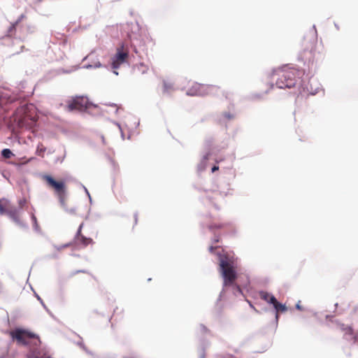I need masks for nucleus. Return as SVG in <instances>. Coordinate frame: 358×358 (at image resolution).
<instances>
[{"mask_svg":"<svg viewBox=\"0 0 358 358\" xmlns=\"http://www.w3.org/2000/svg\"><path fill=\"white\" fill-rule=\"evenodd\" d=\"M15 120L22 128L31 129L38 120L34 106L26 104L17 108Z\"/></svg>","mask_w":358,"mask_h":358,"instance_id":"f257e3e1","label":"nucleus"},{"mask_svg":"<svg viewBox=\"0 0 358 358\" xmlns=\"http://www.w3.org/2000/svg\"><path fill=\"white\" fill-rule=\"evenodd\" d=\"M187 94L190 96H222L229 98V93L222 90L219 86L213 85H204L195 83L188 90Z\"/></svg>","mask_w":358,"mask_h":358,"instance_id":"f03ea898","label":"nucleus"},{"mask_svg":"<svg viewBox=\"0 0 358 358\" xmlns=\"http://www.w3.org/2000/svg\"><path fill=\"white\" fill-rule=\"evenodd\" d=\"M220 267L224 279V286H231L234 284L237 278L236 272L234 266V261L227 255L218 254Z\"/></svg>","mask_w":358,"mask_h":358,"instance_id":"7ed1b4c3","label":"nucleus"},{"mask_svg":"<svg viewBox=\"0 0 358 358\" xmlns=\"http://www.w3.org/2000/svg\"><path fill=\"white\" fill-rule=\"evenodd\" d=\"M275 73L278 76L275 82L278 88H292L295 86L298 74L296 69L285 68L278 70Z\"/></svg>","mask_w":358,"mask_h":358,"instance_id":"20e7f679","label":"nucleus"},{"mask_svg":"<svg viewBox=\"0 0 358 358\" xmlns=\"http://www.w3.org/2000/svg\"><path fill=\"white\" fill-rule=\"evenodd\" d=\"M13 341L22 345H37L41 343L39 337L34 333L23 329H15L10 332Z\"/></svg>","mask_w":358,"mask_h":358,"instance_id":"39448f33","label":"nucleus"},{"mask_svg":"<svg viewBox=\"0 0 358 358\" xmlns=\"http://www.w3.org/2000/svg\"><path fill=\"white\" fill-rule=\"evenodd\" d=\"M42 179L46 182L47 185L52 189L57 196L59 201L62 206H65L66 187L64 180H55L50 175L42 176Z\"/></svg>","mask_w":358,"mask_h":358,"instance_id":"423d86ee","label":"nucleus"},{"mask_svg":"<svg viewBox=\"0 0 358 358\" xmlns=\"http://www.w3.org/2000/svg\"><path fill=\"white\" fill-rule=\"evenodd\" d=\"M129 57V51L124 47V45L118 47L116 53L111 57V67L113 69H117L127 62Z\"/></svg>","mask_w":358,"mask_h":358,"instance_id":"0eeeda50","label":"nucleus"},{"mask_svg":"<svg viewBox=\"0 0 358 358\" xmlns=\"http://www.w3.org/2000/svg\"><path fill=\"white\" fill-rule=\"evenodd\" d=\"M87 99L83 96H76L67 102V110L71 112L73 110L82 111L87 108Z\"/></svg>","mask_w":358,"mask_h":358,"instance_id":"6e6552de","label":"nucleus"},{"mask_svg":"<svg viewBox=\"0 0 358 358\" xmlns=\"http://www.w3.org/2000/svg\"><path fill=\"white\" fill-rule=\"evenodd\" d=\"M41 343L37 345H33L27 354L28 358H49L46 351L41 348H38Z\"/></svg>","mask_w":358,"mask_h":358,"instance_id":"1a4fd4ad","label":"nucleus"},{"mask_svg":"<svg viewBox=\"0 0 358 358\" xmlns=\"http://www.w3.org/2000/svg\"><path fill=\"white\" fill-rule=\"evenodd\" d=\"M83 226V223H82L79 226V228L78 229V231H77V234L76 236L75 242H76V244H77V245H82L83 246L86 247L88 245L92 244L94 242L92 238H87L81 234Z\"/></svg>","mask_w":358,"mask_h":358,"instance_id":"9d476101","label":"nucleus"},{"mask_svg":"<svg viewBox=\"0 0 358 358\" xmlns=\"http://www.w3.org/2000/svg\"><path fill=\"white\" fill-rule=\"evenodd\" d=\"M12 206L7 199H0V214L6 215Z\"/></svg>","mask_w":358,"mask_h":358,"instance_id":"9b49d317","label":"nucleus"},{"mask_svg":"<svg viewBox=\"0 0 358 358\" xmlns=\"http://www.w3.org/2000/svg\"><path fill=\"white\" fill-rule=\"evenodd\" d=\"M259 296L262 299H263L264 301H266L268 303L272 304L274 302H276L275 297L268 292L262 291L259 292Z\"/></svg>","mask_w":358,"mask_h":358,"instance_id":"f8f14e48","label":"nucleus"},{"mask_svg":"<svg viewBox=\"0 0 358 358\" xmlns=\"http://www.w3.org/2000/svg\"><path fill=\"white\" fill-rule=\"evenodd\" d=\"M6 215L9 216V217L11 218L14 222H20L19 211L15 206H12Z\"/></svg>","mask_w":358,"mask_h":358,"instance_id":"ddd939ff","label":"nucleus"},{"mask_svg":"<svg viewBox=\"0 0 358 358\" xmlns=\"http://www.w3.org/2000/svg\"><path fill=\"white\" fill-rule=\"evenodd\" d=\"M337 328L343 331L345 335L352 336L353 335V329L348 325H345L343 323H338Z\"/></svg>","mask_w":358,"mask_h":358,"instance_id":"4468645a","label":"nucleus"},{"mask_svg":"<svg viewBox=\"0 0 358 358\" xmlns=\"http://www.w3.org/2000/svg\"><path fill=\"white\" fill-rule=\"evenodd\" d=\"M272 305L273 306V308H275V310H276L277 313H279V312H285L287 310V308L285 305L279 303L277 300H276V302H274L273 303H272ZM278 317V314L276 313V318Z\"/></svg>","mask_w":358,"mask_h":358,"instance_id":"2eb2a0df","label":"nucleus"},{"mask_svg":"<svg viewBox=\"0 0 358 358\" xmlns=\"http://www.w3.org/2000/svg\"><path fill=\"white\" fill-rule=\"evenodd\" d=\"M135 69L136 71L141 74H145L148 71V66L143 63H140L138 64H136L135 66Z\"/></svg>","mask_w":358,"mask_h":358,"instance_id":"dca6fc26","label":"nucleus"},{"mask_svg":"<svg viewBox=\"0 0 358 358\" xmlns=\"http://www.w3.org/2000/svg\"><path fill=\"white\" fill-rule=\"evenodd\" d=\"M45 148L43 146L42 143L38 145L36 148V154L39 156H43V153L45 151Z\"/></svg>","mask_w":358,"mask_h":358,"instance_id":"f3484780","label":"nucleus"},{"mask_svg":"<svg viewBox=\"0 0 358 358\" xmlns=\"http://www.w3.org/2000/svg\"><path fill=\"white\" fill-rule=\"evenodd\" d=\"M1 155L5 159H10L12 157L13 153L9 149L5 148L1 151Z\"/></svg>","mask_w":358,"mask_h":358,"instance_id":"a211bd4d","label":"nucleus"},{"mask_svg":"<svg viewBox=\"0 0 358 358\" xmlns=\"http://www.w3.org/2000/svg\"><path fill=\"white\" fill-rule=\"evenodd\" d=\"M18 24V21H17L15 23L13 24L10 28L8 29V36H12L14 35L15 34V30L16 29V27Z\"/></svg>","mask_w":358,"mask_h":358,"instance_id":"6ab92c4d","label":"nucleus"},{"mask_svg":"<svg viewBox=\"0 0 358 358\" xmlns=\"http://www.w3.org/2000/svg\"><path fill=\"white\" fill-rule=\"evenodd\" d=\"M225 224L222 223V224H210L209 226V229H221V228H224L225 227Z\"/></svg>","mask_w":358,"mask_h":358,"instance_id":"aec40b11","label":"nucleus"},{"mask_svg":"<svg viewBox=\"0 0 358 358\" xmlns=\"http://www.w3.org/2000/svg\"><path fill=\"white\" fill-rule=\"evenodd\" d=\"M217 247H214V246H210L209 247V252H211V253H213L215 250L217 248Z\"/></svg>","mask_w":358,"mask_h":358,"instance_id":"412c9836","label":"nucleus"},{"mask_svg":"<svg viewBox=\"0 0 358 358\" xmlns=\"http://www.w3.org/2000/svg\"><path fill=\"white\" fill-rule=\"evenodd\" d=\"M219 169V166H214L213 168H212V172H215L216 171H217Z\"/></svg>","mask_w":358,"mask_h":358,"instance_id":"4be33fe9","label":"nucleus"},{"mask_svg":"<svg viewBox=\"0 0 358 358\" xmlns=\"http://www.w3.org/2000/svg\"><path fill=\"white\" fill-rule=\"evenodd\" d=\"M25 201H20V203H19V205L20 206V207L22 208L24 203Z\"/></svg>","mask_w":358,"mask_h":358,"instance_id":"5701e85b","label":"nucleus"},{"mask_svg":"<svg viewBox=\"0 0 358 358\" xmlns=\"http://www.w3.org/2000/svg\"><path fill=\"white\" fill-rule=\"evenodd\" d=\"M299 303H300V302H299V303L296 305V308H297V309H299V310H301V306L299 305Z\"/></svg>","mask_w":358,"mask_h":358,"instance_id":"b1692460","label":"nucleus"},{"mask_svg":"<svg viewBox=\"0 0 358 358\" xmlns=\"http://www.w3.org/2000/svg\"><path fill=\"white\" fill-rule=\"evenodd\" d=\"M236 287L239 292H241V289L238 285H236Z\"/></svg>","mask_w":358,"mask_h":358,"instance_id":"393cba45","label":"nucleus"},{"mask_svg":"<svg viewBox=\"0 0 358 358\" xmlns=\"http://www.w3.org/2000/svg\"><path fill=\"white\" fill-rule=\"evenodd\" d=\"M135 224L137 223V215H134Z\"/></svg>","mask_w":358,"mask_h":358,"instance_id":"a878e982","label":"nucleus"},{"mask_svg":"<svg viewBox=\"0 0 358 358\" xmlns=\"http://www.w3.org/2000/svg\"><path fill=\"white\" fill-rule=\"evenodd\" d=\"M101 64L100 62H99L97 64H96V67H101Z\"/></svg>","mask_w":358,"mask_h":358,"instance_id":"bb28decb","label":"nucleus"},{"mask_svg":"<svg viewBox=\"0 0 358 358\" xmlns=\"http://www.w3.org/2000/svg\"><path fill=\"white\" fill-rule=\"evenodd\" d=\"M217 242H219V238H215L214 240V243H217Z\"/></svg>","mask_w":358,"mask_h":358,"instance_id":"cd10ccee","label":"nucleus"},{"mask_svg":"<svg viewBox=\"0 0 358 358\" xmlns=\"http://www.w3.org/2000/svg\"><path fill=\"white\" fill-rule=\"evenodd\" d=\"M225 116H226L227 117H228V118H231V116L229 114H228V115H227V114H226V115H225Z\"/></svg>","mask_w":358,"mask_h":358,"instance_id":"c85d7f7f","label":"nucleus"},{"mask_svg":"<svg viewBox=\"0 0 358 358\" xmlns=\"http://www.w3.org/2000/svg\"><path fill=\"white\" fill-rule=\"evenodd\" d=\"M32 218H33V220H34L35 222H36V217H35L34 215H33V216H32Z\"/></svg>","mask_w":358,"mask_h":358,"instance_id":"c756f323","label":"nucleus"},{"mask_svg":"<svg viewBox=\"0 0 358 358\" xmlns=\"http://www.w3.org/2000/svg\"><path fill=\"white\" fill-rule=\"evenodd\" d=\"M114 73L116 74V75H118V73L115 71H114Z\"/></svg>","mask_w":358,"mask_h":358,"instance_id":"7c9ffc66","label":"nucleus"},{"mask_svg":"<svg viewBox=\"0 0 358 358\" xmlns=\"http://www.w3.org/2000/svg\"><path fill=\"white\" fill-rule=\"evenodd\" d=\"M124 358H136V357H124Z\"/></svg>","mask_w":358,"mask_h":358,"instance_id":"2f4dec72","label":"nucleus"}]
</instances>
